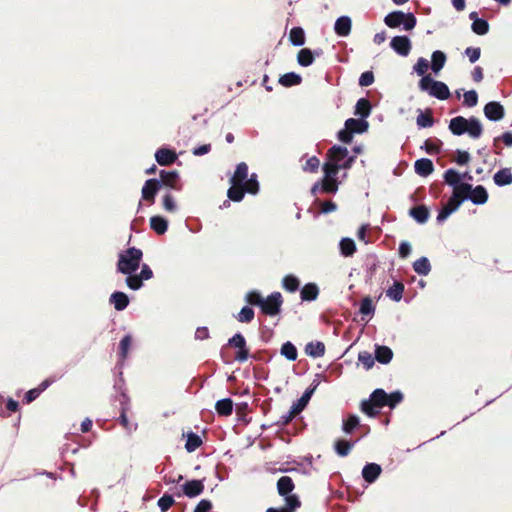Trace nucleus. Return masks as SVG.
<instances>
[{
  "label": "nucleus",
  "mask_w": 512,
  "mask_h": 512,
  "mask_svg": "<svg viewBox=\"0 0 512 512\" xmlns=\"http://www.w3.org/2000/svg\"><path fill=\"white\" fill-rule=\"evenodd\" d=\"M244 301L250 305L257 306L261 313L275 317L282 312L283 297L278 291L271 292L267 297H263L257 289H252L245 294Z\"/></svg>",
  "instance_id": "nucleus-1"
},
{
  "label": "nucleus",
  "mask_w": 512,
  "mask_h": 512,
  "mask_svg": "<svg viewBox=\"0 0 512 512\" xmlns=\"http://www.w3.org/2000/svg\"><path fill=\"white\" fill-rule=\"evenodd\" d=\"M448 130L453 136L468 135L471 139H479L483 135L484 127L476 116L466 118L458 115L448 122Z\"/></svg>",
  "instance_id": "nucleus-2"
},
{
  "label": "nucleus",
  "mask_w": 512,
  "mask_h": 512,
  "mask_svg": "<svg viewBox=\"0 0 512 512\" xmlns=\"http://www.w3.org/2000/svg\"><path fill=\"white\" fill-rule=\"evenodd\" d=\"M143 261V251L136 246H129L120 250L117 254L116 272L125 275V278L132 277L139 270Z\"/></svg>",
  "instance_id": "nucleus-3"
},
{
  "label": "nucleus",
  "mask_w": 512,
  "mask_h": 512,
  "mask_svg": "<svg viewBox=\"0 0 512 512\" xmlns=\"http://www.w3.org/2000/svg\"><path fill=\"white\" fill-rule=\"evenodd\" d=\"M383 22L390 29H400L409 32L416 27L417 18L411 11L393 10L384 16Z\"/></svg>",
  "instance_id": "nucleus-4"
},
{
  "label": "nucleus",
  "mask_w": 512,
  "mask_h": 512,
  "mask_svg": "<svg viewBox=\"0 0 512 512\" xmlns=\"http://www.w3.org/2000/svg\"><path fill=\"white\" fill-rule=\"evenodd\" d=\"M226 346H230V347H233L234 349H236L234 361H237L239 363H244L250 357H252V354L250 353V349L247 346L246 338L244 337V335L241 332H236L234 335H232L228 339L226 345H224L220 350V357H221L222 361L225 364L230 365V364H232L233 361L227 359L225 356L224 349Z\"/></svg>",
  "instance_id": "nucleus-5"
},
{
  "label": "nucleus",
  "mask_w": 512,
  "mask_h": 512,
  "mask_svg": "<svg viewBox=\"0 0 512 512\" xmlns=\"http://www.w3.org/2000/svg\"><path fill=\"white\" fill-rule=\"evenodd\" d=\"M418 88L421 92H425L429 96L441 101L447 100L451 96L448 85L443 81L436 80L432 76H423V78H420Z\"/></svg>",
  "instance_id": "nucleus-6"
},
{
  "label": "nucleus",
  "mask_w": 512,
  "mask_h": 512,
  "mask_svg": "<svg viewBox=\"0 0 512 512\" xmlns=\"http://www.w3.org/2000/svg\"><path fill=\"white\" fill-rule=\"evenodd\" d=\"M463 188L466 195L461 201H459L460 205H462L465 201H470L477 206L484 205L488 202L489 193L485 186H473L471 183H464Z\"/></svg>",
  "instance_id": "nucleus-7"
},
{
  "label": "nucleus",
  "mask_w": 512,
  "mask_h": 512,
  "mask_svg": "<svg viewBox=\"0 0 512 512\" xmlns=\"http://www.w3.org/2000/svg\"><path fill=\"white\" fill-rule=\"evenodd\" d=\"M140 271L135 272L132 277L125 278V285L132 291H139L144 287V282L153 278L154 273L147 263L140 264Z\"/></svg>",
  "instance_id": "nucleus-8"
},
{
  "label": "nucleus",
  "mask_w": 512,
  "mask_h": 512,
  "mask_svg": "<svg viewBox=\"0 0 512 512\" xmlns=\"http://www.w3.org/2000/svg\"><path fill=\"white\" fill-rule=\"evenodd\" d=\"M322 381L330 382V379H328V377L325 376V374L323 373H316L314 375V379L312 380L310 385L304 390L302 395L298 399L293 401L295 403V406L297 405L300 409L305 410Z\"/></svg>",
  "instance_id": "nucleus-9"
},
{
  "label": "nucleus",
  "mask_w": 512,
  "mask_h": 512,
  "mask_svg": "<svg viewBox=\"0 0 512 512\" xmlns=\"http://www.w3.org/2000/svg\"><path fill=\"white\" fill-rule=\"evenodd\" d=\"M205 478L203 479H189L186 480L181 486L180 491L175 493V496L180 498L186 496L190 499L200 496L205 489Z\"/></svg>",
  "instance_id": "nucleus-10"
},
{
  "label": "nucleus",
  "mask_w": 512,
  "mask_h": 512,
  "mask_svg": "<svg viewBox=\"0 0 512 512\" xmlns=\"http://www.w3.org/2000/svg\"><path fill=\"white\" fill-rule=\"evenodd\" d=\"M164 188L163 181L156 177L148 178L141 189V199L148 202L149 205L155 203L159 191Z\"/></svg>",
  "instance_id": "nucleus-11"
},
{
  "label": "nucleus",
  "mask_w": 512,
  "mask_h": 512,
  "mask_svg": "<svg viewBox=\"0 0 512 512\" xmlns=\"http://www.w3.org/2000/svg\"><path fill=\"white\" fill-rule=\"evenodd\" d=\"M389 46L397 55L407 57L412 50V41L406 34L396 35L391 38Z\"/></svg>",
  "instance_id": "nucleus-12"
},
{
  "label": "nucleus",
  "mask_w": 512,
  "mask_h": 512,
  "mask_svg": "<svg viewBox=\"0 0 512 512\" xmlns=\"http://www.w3.org/2000/svg\"><path fill=\"white\" fill-rule=\"evenodd\" d=\"M276 489L279 494L284 500L286 499L291 500L296 499L300 500V497L293 493V490L295 489V484L293 479L290 476H281L276 483Z\"/></svg>",
  "instance_id": "nucleus-13"
},
{
  "label": "nucleus",
  "mask_w": 512,
  "mask_h": 512,
  "mask_svg": "<svg viewBox=\"0 0 512 512\" xmlns=\"http://www.w3.org/2000/svg\"><path fill=\"white\" fill-rule=\"evenodd\" d=\"M483 113L487 120L499 122L504 119L506 111L500 101H489L483 107Z\"/></svg>",
  "instance_id": "nucleus-14"
},
{
  "label": "nucleus",
  "mask_w": 512,
  "mask_h": 512,
  "mask_svg": "<svg viewBox=\"0 0 512 512\" xmlns=\"http://www.w3.org/2000/svg\"><path fill=\"white\" fill-rule=\"evenodd\" d=\"M154 157L155 161L160 166L171 165L178 159L176 150L167 144H164L161 147H159L155 151Z\"/></svg>",
  "instance_id": "nucleus-15"
},
{
  "label": "nucleus",
  "mask_w": 512,
  "mask_h": 512,
  "mask_svg": "<svg viewBox=\"0 0 512 512\" xmlns=\"http://www.w3.org/2000/svg\"><path fill=\"white\" fill-rule=\"evenodd\" d=\"M382 471L383 469L380 464L375 462H366L362 468L361 476L368 486L375 483L379 479Z\"/></svg>",
  "instance_id": "nucleus-16"
},
{
  "label": "nucleus",
  "mask_w": 512,
  "mask_h": 512,
  "mask_svg": "<svg viewBox=\"0 0 512 512\" xmlns=\"http://www.w3.org/2000/svg\"><path fill=\"white\" fill-rule=\"evenodd\" d=\"M408 215L419 225H424L428 222L430 216H431V210L430 208L425 205H416L412 206L408 210Z\"/></svg>",
  "instance_id": "nucleus-17"
},
{
  "label": "nucleus",
  "mask_w": 512,
  "mask_h": 512,
  "mask_svg": "<svg viewBox=\"0 0 512 512\" xmlns=\"http://www.w3.org/2000/svg\"><path fill=\"white\" fill-rule=\"evenodd\" d=\"M131 298L123 291L115 290L109 296V304L118 311H124L130 304Z\"/></svg>",
  "instance_id": "nucleus-18"
},
{
  "label": "nucleus",
  "mask_w": 512,
  "mask_h": 512,
  "mask_svg": "<svg viewBox=\"0 0 512 512\" xmlns=\"http://www.w3.org/2000/svg\"><path fill=\"white\" fill-rule=\"evenodd\" d=\"M334 33L338 37H348L352 31V19L348 15L339 16L334 22Z\"/></svg>",
  "instance_id": "nucleus-19"
},
{
  "label": "nucleus",
  "mask_w": 512,
  "mask_h": 512,
  "mask_svg": "<svg viewBox=\"0 0 512 512\" xmlns=\"http://www.w3.org/2000/svg\"><path fill=\"white\" fill-rule=\"evenodd\" d=\"M360 426V417L355 413H348L342 419L341 430L345 435H352Z\"/></svg>",
  "instance_id": "nucleus-20"
},
{
  "label": "nucleus",
  "mask_w": 512,
  "mask_h": 512,
  "mask_svg": "<svg viewBox=\"0 0 512 512\" xmlns=\"http://www.w3.org/2000/svg\"><path fill=\"white\" fill-rule=\"evenodd\" d=\"M359 442V439L348 440L345 438H337L333 443V449L339 457H346L350 454L353 447Z\"/></svg>",
  "instance_id": "nucleus-21"
},
{
  "label": "nucleus",
  "mask_w": 512,
  "mask_h": 512,
  "mask_svg": "<svg viewBox=\"0 0 512 512\" xmlns=\"http://www.w3.org/2000/svg\"><path fill=\"white\" fill-rule=\"evenodd\" d=\"M435 170L434 163L430 158L422 157L414 162V171L420 177H428Z\"/></svg>",
  "instance_id": "nucleus-22"
},
{
  "label": "nucleus",
  "mask_w": 512,
  "mask_h": 512,
  "mask_svg": "<svg viewBox=\"0 0 512 512\" xmlns=\"http://www.w3.org/2000/svg\"><path fill=\"white\" fill-rule=\"evenodd\" d=\"M373 355L376 358V362L382 365H388L392 361L394 353L387 345L375 344Z\"/></svg>",
  "instance_id": "nucleus-23"
},
{
  "label": "nucleus",
  "mask_w": 512,
  "mask_h": 512,
  "mask_svg": "<svg viewBox=\"0 0 512 512\" xmlns=\"http://www.w3.org/2000/svg\"><path fill=\"white\" fill-rule=\"evenodd\" d=\"M149 226L158 235H164L169 229V220L163 215H153L149 219Z\"/></svg>",
  "instance_id": "nucleus-24"
},
{
  "label": "nucleus",
  "mask_w": 512,
  "mask_h": 512,
  "mask_svg": "<svg viewBox=\"0 0 512 512\" xmlns=\"http://www.w3.org/2000/svg\"><path fill=\"white\" fill-rule=\"evenodd\" d=\"M300 298L303 302L315 301L319 294V286L315 282H308L303 287H300Z\"/></svg>",
  "instance_id": "nucleus-25"
},
{
  "label": "nucleus",
  "mask_w": 512,
  "mask_h": 512,
  "mask_svg": "<svg viewBox=\"0 0 512 512\" xmlns=\"http://www.w3.org/2000/svg\"><path fill=\"white\" fill-rule=\"evenodd\" d=\"M358 118H348L345 120L347 128L350 127L355 134L361 135L369 130V122L367 121L366 115L357 116Z\"/></svg>",
  "instance_id": "nucleus-26"
},
{
  "label": "nucleus",
  "mask_w": 512,
  "mask_h": 512,
  "mask_svg": "<svg viewBox=\"0 0 512 512\" xmlns=\"http://www.w3.org/2000/svg\"><path fill=\"white\" fill-rule=\"evenodd\" d=\"M158 172H159V177L157 179H160L163 181L164 188H167L168 190H175V191L182 190V184H171L170 182H168V178H180V173L178 170L160 169Z\"/></svg>",
  "instance_id": "nucleus-27"
},
{
  "label": "nucleus",
  "mask_w": 512,
  "mask_h": 512,
  "mask_svg": "<svg viewBox=\"0 0 512 512\" xmlns=\"http://www.w3.org/2000/svg\"><path fill=\"white\" fill-rule=\"evenodd\" d=\"M339 254L344 258L352 257L356 251V242L351 237H342L338 243Z\"/></svg>",
  "instance_id": "nucleus-28"
},
{
  "label": "nucleus",
  "mask_w": 512,
  "mask_h": 512,
  "mask_svg": "<svg viewBox=\"0 0 512 512\" xmlns=\"http://www.w3.org/2000/svg\"><path fill=\"white\" fill-rule=\"evenodd\" d=\"M447 62V55L442 50H434L431 54L430 68L434 75H438Z\"/></svg>",
  "instance_id": "nucleus-29"
},
{
  "label": "nucleus",
  "mask_w": 512,
  "mask_h": 512,
  "mask_svg": "<svg viewBox=\"0 0 512 512\" xmlns=\"http://www.w3.org/2000/svg\"><path fill=\"white\" fill-rule=\"evenodd\" d=\"M302 81H303V78H302L301 74L294 72V71H290V72L281 74L278 78V84L285 88L298 86L302 83Z\"/></svg>",
  "instance_id": "nucleus-30"
},
{
  "label": "nucleus",
  "mask_w": 512,
  "mask_h": 512,
  "mask_svg": "<svg viewBox=\"0 0 512 512\" xmlns=\"http://www.w3.org/2000/svg\"><path fill=\"white\" fill-rule=\"evenodd\" d=\"M376 311V305L373 302L371 296H364L361 300L359 306V314H361L362 319L367 318V322L374 316Z\"/></svg>",
  "instance_id": "nucleus-31"
},
{
  "label": "nucleus",
  "mask_w": 512,
  "mask_h": 512,
  "mask_svg": "<svg viewBox=\"0 0 512 512\" xmlns=\"http://www.w3.org/2000/svg\"><path fill=\"white\" fill-rule=\"evenodd\" d=\"M405 291V285L400 280H394L393 284L390 285L386 291V297L393 302H400L403 298Z\"/></svg>",
  "instance_id": "nucleus-32"
},
{
  "label": "nucleus",
  "mask_w": 512,
  "mask_h": 512,
  "mask_svg": "<svg viewBox=\"0 0 512 512\" xmlns=\"http://www.w3.org/2000/svg\"><path fill=\"white\" fill-rule=\"evenodd\" d=\"M494 184L498 187H505L512 184L511 168L504 167L496 171L493 175Z\"/></svg>",
  "instance_id": "nucleus-33"
},
{
  "label": "nucleus",
  "mask_w": 512,
  "mask_h": 512,
  "mask_svg": "<svg viewBox=\"0 0 512 512\" xmlns=\"http://www.w3.org/2000/svg\"><path fill=\"white\" fill-rule=\"evenodd\" d=\"M183 437L186 440L184 447L188 453L194 452L203 443L201 436L191 430H189L186 433H183Z\"/></svg>",
  "instance_id": "nucleus-34"
},
{
  "label": "nucleus",
  "mask_w": 512,
  "mask_h": 512,
  "mask_svg": "<svg viewBox=\"0 0 512 512\" xmlns=\"http://www.w3.org/2000/svg\"><path fill=\"white\" fill-rule=\"evenodd\" d=\"M214 408L218 416L227 417L233 412L234 402L230 397H225L217 400Z\"/></svg>",
  "instance_id": "nucleus-35"
},
{
  "label": "nucleus",
  "mask_w": 512,
  "mask_h": 512,
  "mask_svg": "<svg viewBox=\"0 0 512 512\" xmlns=\"http://www.w3.org/2000/svg\"><path fill=\"white\" fill-rule=\"evenodd\" d=\"M289 42L292 46L302 47L306 42V33L303 27L294 26L291 28L288 36Z\"/></svg>",
  "instance_id": "nucleus-36"
},
{
  "label": "nucleus",
  "mask_w": 512,
  "mask_h": 512,
  "mask_svg": "<svg viewBox=\"0 0 512 512\" xmlns=\"http://www.w3.org/2000/svg\"><path fill=\"white\" fill-rule=\"evenodd\" d=\"M305 354L311 358H320L325 354V344L322 341H311L305 345Z\"/></svg>",
  "instance_id": "nucleus-37"
},
{
  "label": "nucleus",
  "mask_w": 512,
  "mask_h": 512,
  "mask_svg": "<svg viewBox=\"0 0 512 512\" xmlns=\"http://www.w3.org/2000/svg\"><path fill=\"white\" fill-rule=\"evenodd\" d=\"M282 288L289 292V293H295L297 292L301 287V281L298 276L295 274H286L281 281Z\"/></svg>",
  "instance_id": "nucleus-38"
},
{
  "label": "nucleus",
  "mask_w": 512,
  "mask_h": 512,
  "mask_svg": "<svg viewBox=\"0 0 512 512\" xmlns=\"http://www.w3.org/2000/svg\"><path fill=\"white\" fill-rule=\"evenodd\" d=\"M360 411L365 414L369 418H376L378 414L381 412L380 407H378L373 400H371L370 396L366 399L361 400L359 405Z\"/></svg>",
  "instance_id": "nucleus-39"
},
{
  "label": "nucleus",
  "mask_w": 512,
  "mask_h": 512,
  "mask_svg": "<svg viewBox=\"0 0 512 512\" xmlns=\"http://www.w3.org/2000/svg\"><path fill=\"white\" fill-rule=\"evenodd\" d=\"M420 149L429 155H435L442 151L443 142L439 138H428L420 146Z\"/></svg>",
  "instance_id": "nucleus-40"
},
{
  "label": "nucleus",
  "mask_w": 512,
  "mask_h": 512,
  "mask_svg": "<svg viewBox=\"0 0 512 512\" xmlns=\"http://www.w3.org/2000/svg\"><path fill=\"white\" fill-rule=\"evenodd\" d=\"M133 342V337L130 333H127L122 336L120 342L118 344V359L119 361H124L128 357L129 351L131 349Z\"/></svg>",
  "instance_id": "nucleus-41"
},
{
  "label": "nucleus",
  "mask_w": 512,
  "mask_h": 512,
  "mask_svg": "<svg viewBox=\"0 0 512 512\" xmlns=\"http://www.w3.org/2000/svg\"><path fill=\"white\" fill-rule=\"evenodd\" d=\"M372 110L373 106L370 100L367 97H361L357 100L353 113L355 116L366 115V118H368L371 115Z\"/></svg>",
  "instance_id": "nucleus-42"
},
{
  "label": "nucleus",
  "mask_w": 512,
  "mask_h": 512,
  "mask_svg": "<svg viewBox=\"0 0 512 512\" xmlns=\"http://www.w3.org/2000/svg\"><path fill=\"white\" fill-rule=\"evenodd\" d=\"M380 262L378 257L374 253H369L366 255L364 268L366 272V277L368 279H372L376 274L377 269L379 268Z\"/></svg>",
  "instance_id": "nucleus-43"
},
{
  "label": "nucleus",
  "mask_w": 512,
  "mask_h": 512,
  "mask_svg": "<svg viewBox=\"0 0 512 512\" xmlns=\"http://www.w3.org/2000/svg\"><path fill=\"white\" fill-rule=\"evenodd\" d=\"M415 273L420 276H427L431 272V263L428 257L421 256L412 263Z\"/></svg>",
  "instance_id": "nucleus-44"
},
{
  "label": "nucleus",
  "mask_w": 512,
  "mask_h": 512,
  "mask_svg": "<svg viewBox=\"0 0 512 512\" xmlns=\"http://www.w3.org/2000/svg\"><path fill=\"white\" fill-rule=\"evenodd\" d=\"M404 400V394L401 390L397 389L391 392H386L384 407L395 409Z\"/></svg>",
  "instance_id": "nucleus-45"
},
{
  "label": "nucleus",
  "mask_w": 512,
  "mask_h": 512,
  "mask_svg": "<svg viewBox=\"0 0 512 512\" xmlns=\"http://www.w3.org/2000/svg\"><path fill=\"white\" fill-rule=\"evenodd\" d=\"M248 165L246 162H240L236 165L234 174L230 177L229 183L233 186L236 185V178L241 181L242 185H245V181L248 177Z\"/></svg>",
  "instance_id": "nucleus-46"
},
{
  "label": "nucleus",
  "mask_w": 512,
  "mask_h": 512,
  "mask_svg": "<svg viewBox=\"0 0 512 512\" xmlns=\"http://www.w3.org/2000/svg\"><path fill=\"white\" fill-rule=\"evenodd\" d=\"M280 355L286 360L293 362L298 358V349L291 341H285L280 347Z\"/></svg>",
  "instance_id": "nucleus-47"
},
{
  "label": "nucleus",
  "mask_w": 512,
  "mask_h": 512,
  "mask_svg": "<svg viewBox=\"0 0 512 512\" xmlns=\"http://www.w3.org/2000/svg\"><path fill=\"white\" fill-rule=\"evenodd\" d=\"M324 179H327L329 181L336 180L338 176L340 175V168L338 167V163H329L324 161L321 166Z\"/></svg>",
  "instance_id": "nucleus-48"
},
{
  "label": "nucleus",
  "mask_w": 512,
  "mask_h": 512,
  "mask_svg": "<svg viewBox=\"0 0 512 512\" xmlns=\"http://www.w3.org/2000/svg\"><path fill=\"white\" fill-rule=\"evenodd\" d=\"M246 194H248V189L242 184L239 187H236V185L232 186L230 184V187L227 190V197L235 203L241 202Z\"/></svg>",
  "instance_id": "nucleus-49"
},
{
  "label": "nucleus",
  "mask_w": 512,
  "mask_h": 512,
  "mask_svg": "<svg viewBox=\"0 0 512 512\" xmlns=\"http://www.w3.org/2000/svg\"><path fill=\"white\" fill-rule=\"evenodd\" d=\"M461 207L459 201L455 203L454 206H447L440 208L437 212L436 222L439 225H442L452 214L457 212Z\"/></svg>",
  "instance_id": "nucleus-50"
},
{
  "label": "nucleus",
  "mask_w": 512,
  "mask_h": 512,
  "mask_svg": "<svg viewBox=\"0 0 512 512\" xmlns=\"http://www.w3.org/2000/svg\"><path fill=\"white\" fill-rule=\"evenodd\" d=\"M253 306L254 305H250L247 303L245 306H243L240 309L238 314L235 315L234 317L237 319V321H239L241 323L248 324V323L252 322L255 317V311H254Z\"/></svg>",
  "instance_id": "nucleus-51"
},
{
  "label": "nucleus",
  "mask_w": 512,
  "mask_h": 512,
  "mask_svg": "<svg viewBox=\"0 0 512 512\" xmlns=\"http://www.w3.org/2000/svg\"><path fill=\"white\" fill-rule=\"evenodd\" d=\"M303 410L300 409L295 403L292 402L288 412L283 414L279 420L275 421L274 424L277 426H284L295 418V414H301Z\"/></svg>",
  "instance_id": "nucleus-52"
},
{
  "label": "nucleus",
  "mask_w": 512,
  "mask_h": 512,
  "mask_svg": "<svg viewBox=\"0 0 512 512\" xmlns=\"http://www.w3.org/2000/svg\"><path fill=\"white\" fill-rule=\"evenodd\" d=\"M471 30L476 35L484 36L488 34L490 30V24L486 18L481 17L479 20H474V22L471 23Z\"/></svg>",
  "instance_id": "nucleus-53"
},
{
  "label": "nucleus",
  "mask_w": 512,
  "mask_h": 512,
  "mask_svg": "<svg viewBox=\"0 0 512 512\" xmlns=\"http://www.w3.org/2000/svg\"><path fill=\"white\" fill-rule=\"evenodd\" d=\"M311 54L308 47L300 49L296 56L298 65L305 68L311 66L315 62Z\"/></svg>",
  "instance_id": "nucleus-54"
},
{
  "label": "nucleus",
  "mask_w": 512,
  "mask_h": 512,
  "mask_svg": "<svg viewBox=\"0 0 512 512\" xmlns=\"http://www.w3.org/2000/svg\"><path fill=\"white\" fill-rule=\"evenodd\" d=\"M354 135H356L355 131H353L350 127L347 129V125L344 122V127L337 132L336 138L340 143L348 145L352 143Z\"/></svg>",
  "instance_id": "nucleus-55"
},
{
  "label": "nucleus",
  "mask_w": 512,
  "mask_h": 512,
  "mask_svg": "<svg viewBox=\"0 0 512 512\" xmlns=\"http://www.w3.org/2000/svg\"><path fill=\"white\" fill-rule=\"evenodd\" d=\"M456 185L457 184L455 181L449 182V187H451L453 189V192L450 196L448 206H454L456 202L461 201L463 199V197H465V195H466L463 186L457 187Z\"/></svg>",
  "instance_id": "nucleus-56"
},
{
  "label": "nucleus",
  "mask_w": 512,
  "mask_h": 512,
  "mask_svg": "<svg viewBox=\"0 0 512 512\" xmlns=\"http://www.w3.org/2000/svg\"><path fill=\"white\" fill-rule=\"evenodd\" d=\"M418 115L416 117V125L418 129H425L430 128L435 124V120L431 116H427L424 114V112L418 108L417 109Z\"/></svg>",
  "instance_id": "nucleus-57"
},
{
  "label": "nucleus",
  "mask_w": 512,
  "mask_h": 512,
  "mask_svg": "<svg viewBox=\"0 0 512 512\" xmlns=\"http://www.w3.org/2000/svg\"><path fill=\"white\" fill-rule=\"evenodd\" d=\"M175 503V496L166 492L158 499L157 506L161 512H167Z\"/></svg>",
  "instance_id": "nucleus-58"
},
{
  "label": "nucleus",
  "mask_w": 512,
  "mask_h": 512,
  "mask_svg": "<svg viewBox=\"0 0 512 512\" xmlns=\"http://www.w3.org/2000/svg\"><path fill=\"white\" fill-rule=\"evenodd\" d=\"M430 67L429 61L424 57H419L416 61V63L413 65V73L417 74L421 78L423 76H431L430 74H427L426 71Z\"/></svg>",
  "instance_id": "nucleus-59"
},
{
  "label": "nucleus",
  "mask_w": 512,
  "mask_h": 512,
  "mask_svg": "<svg viewBox=\"0 0 512 512\" xmlns=\"http://www.w3.org/2000/svg\"><path fill=\"white\" fill-rule=\"evenodd\" d=\"M375 357L372 353L367 351H360L358 353V361L363 365L366 371H369L373 368L375 364Z\"/></svg>",
  "instance_id": "nucleus-60"
},
{
  "label": "nucleus",
  "mask_w": 512,
  "mask_h": 512,
  "mask_svg": "<svg viewBox=\"0 0 512 512\" xmlns=\"http://www.w3.org/2000/svg\"><path fill=\"white\" fill-rule=\"evenodd\" d=\"M248 183V185H245V187L248 189V194L256 196L260 192V183L258 181V176L256 173L248 174L247 180L245 183Z\"/></svg>",
  "instance_id": "nucleus-61"
},
{
  "label": "nucleus",
  "mask_w": 512,
  "mask_h": 512,
  "mask_svg": "<svg viewBox=\"0 0 512 512\" xmlns=\"http://www.w3.org/2000/svg\"><path fill=\"white\" fill-rule=\"evenodd\" d=\"M463 106L468 108H473L478 104L479 95L475 89H470L468 91H464L463 93Z\"/></svg>",
  "instance_id": "nucleus-62"
},
{
  "label": "nucleus",
  "mask_w": 512,
  "mask_h": 512,
  "mask_svg": "<svg viewBox=\"0 0 512 512\" xmlns=\"http://www.w3.org/2000/svg\"><path fill=\"white\" fill-rule=\"evenodd\" d=\"M112 401L119 403V411L128 412L131 408V400L128 393L115 394Z\"/></svg>",
  "instance_id": "nucleus-63"
},
{
  "label": "nucleus",
  "mask_w": 512,
  "mask_h": 512,
  "mask_svg": "<svg viewBox=\"0 0 512 512\" xmlns=\"http://www.w3.org/2000/svg\"><path fill=\"white\" fill-rule=\"evenodd\" d=\"M301 500L286 499L283 506L276 507L278 512H296L301 507Z\"/></svg>",
  "instance_id": "nucleus-64"
}]
</instances>
